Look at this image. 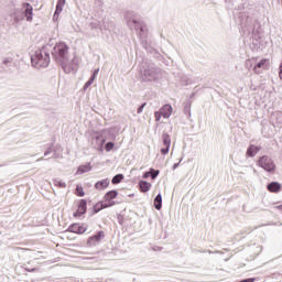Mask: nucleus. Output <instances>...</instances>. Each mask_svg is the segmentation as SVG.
<instances>
[{
	"instance_id": "nucleus-13",
	"label": "nucleus",
	"mask_w": 282,
	"mask_h": 282,
	"mask_svg": "<svg viewBox=\"0 0 282 282\" xmlns=\"http://www.w3.org/2000/svg\"><path fill=\"white\" fill-rule=\"evenodd\" d=\"M100 72V68H97L94 70L90 79L85 84L84 89H87V87H90V85H94V80H96V77L98 76Z\"/></svg>"
},
{
	"instance_id": "nucleus-4",
	"label": "nucleus",
	"mask_w": 282,
	"mask_h": 282,
	"mask_svg": "<svg viewBox=\"0 0 282 282\" xmlns=\"http://www.w3.org/2000/svg\"><path fill=\"white\" fill-rule=\"evenodd\" d=\"M165 120H169L171 116H173V106L172 105H164L160 110H159Z\"/></svg>"
},
{
	"instance_id": "nucleus-28",
	"label": "nucleus",
	"mask_w": 282,
	"mask_h": 282,
	"mask_svg": "<svg viewBox=\"0 0 282 282\" xmlns=\"http://www.w3.org/2000/svg\"><path fill=\"white\" fill-rule=\"evenodd\" d=\"M144 107H147V102H144L141 107H139L138 113H142V111H144Z\"/></svg>"
},
{
	"instance_id": "nucleus-5",
	"label": "nucleus",
	"mask_w": 282,
	"mask_h": 282,
	"mask_svg": "<svg viewBox=\"0 0 282 282\" xmlns=\"http://www.w3.org/2000/svg\"><path fill=\"white\" fill-rule=\"evenodd\" d=\"M70 232H75L76 235H85L87 232V226L80 224H74L69 227Z\"/></svg>"
},
{
	"instance_id": "nucleus-12",
	"label": "nucleus",
	"mask_w": 282,
	"mask_h": 282,
	"mask_svg": "<svg viewBox=\"0 0 282 282\" xmlns=\"http://www.w3.org/2000/svg\"><path fill=\"white\" fill-rule=\"evenodd\" d=\"M108 186H109V180L107 178L101 180L95 184V188H97V191H105V188H107Z\"/></svg>"
},
{
	"instance_id": "nucleus-8",
	"label": "nucleus",
	"mask_w": 282,
	"mask_h": 282,
	"mask_svg": "<svg viewBox=\"0 0 282 282\" xmlns=\"http://www.w3.org/2000/svg\"><path fill=\"white\" fill-rule=\"evenodd\" d=\"M267 188L270 193H279L281 191V185L279 182H271L268 184Z\"/></svg>"
},
{
	"instance_id": "nucleus-29",
	"label": "nucleus",
	"mask_w": 282,
	"mask_h": 282,
	"mask_svg": "<svg viewBox=\"0 0 282 282\" xmlns=\"http://www.w3.org/2000/svg\"><path fill=\"white\" fill-rule=\"evenodd\" d=\"M279 78L280 80H282V62H281V65H280V68H279Z\"/></svg>"
},
{
	"instance_id": "nucleus-17",
	"label": "nucleus",
	"mask_w": 282,
	"mask_h": 282,
	"mask_svg": "<svg viewBox=\"0 0 282 282\" xmlns=\"http://www.w3.org/2000/svg\"><path fill=\"white\" fill-rule=\"evenodd\" d=\"M140 188L143 193H149V191H151V183L147 182V181H140Z\"/></svg>"
},
{
	"instance_id": "nucleus-9",
	"label": "nucleus",
	"mask_w": 282,
	"mask_h": 282,
	"mask_svg": "<svg viewBox=\"0 0 282 282\" xmlns=\"http://www.w3.org/2000/svg\"><path fill=\"white\" fill-rule=\"evenodd\" d=\"M269 58H262L258 62L257 66H254L253 70L256 74H261V72L259 69H261V67L265 68V65L269 63Z\"/></svg>"
},
{
	"instance_id": "nucleus-15",
	"label": "nucleus",
	"mask_w": 282,
	"mask_h": 282,
	"mask_svg": "<svg viewBox=\"0 0 282 282\" xmlns=\"http://www.w3.org/2000/svg\"><path fill=\"white\" fill-rule=\"evenodd\" d=\"M44 56H45L44 59H43V57H40L37 63H39V65H42L43 67H47V65H50V54L44 53Z\"/></svg>"
},
{
	"instance_id": "nucleus-24",
	"label": "nucleus",
	"mask_w": 282,
	"mask_h": 282,
	"mask_svg": "<svg viewBox=\"0 0 282 282\" xmlns=\"http://www.w3.org/2000/svg\"><path fill=\"white\" fill-rule=\"evenodd\" d=\"M154 118L156 122H160V120H162V112L160 110L154 112Z\"/></svg>"
},
{
	"instance_id": "nucleus-20",
	"label": "nucleus",
	"mask_w": 282,
	"mask_h": 282,
	"mask_svg": "<svg viewBox=\"0 0 282 282\" xmlns=\"http://www.w3.org/2000/svg\"><path fill=\"white\" fill-rule=\"evenodd\" d=\"M117 197H118V191H110L105 195L106 202H109V199H116Z\"/></svg>"
},
{
	"instance_id": "nucleus-27",
	"label": "nucleus",
	"mask_w": 282,
	"mask_h": 282,
	"mask_svg": "<svg viewBox=\"0 0 282 282\" xmlns=\"http://www.w3.org/2000/svg\"><path fill=\"white\" fill-rule=\"evenodd\" d=\"M77 192L79 194V197H85V191H83V187L77 186Z\"/></svg>"
},
{
	"instance_id": "nucleus-2",
	"label": "nucleus",
	"mask_w": 282,
	"mask_h": 282,
	"mask_svg": "<svg viewBox=\"0 0 282 282\" xmlns=\"http://www.w3.org/2000/svg\"><path fill=\"white\" fill-rule=\"evenodd\" d=\"M69 50V46L65 42H59L54 47V53L57 54L61 58H65L67 56V52Z\"/></svg>"
},
{
	"instance_id": "nucleus-31",
	"label": "nucleus",
	"mask_w": 282,
	"mask_h": 282,
	"mask_svg": "<svg viewBox=\"0 0 282 282\" xmlns=\"http://www.w3.org/2000/svg\"><path fill=\"white\" fill-rule=\"evenodd\" d=\"M108 206H109V207H111V206H116V202L110 200V202H109V204H108Z\"/></svg>"
},
{
	"instance_id": "nucleus-16",
	"label": "nucleus",
	"mask_w": 282,
	"mask_h": 282,
	"mask_svg": "<svg viewBox=\"0 0 282 282\" xmlns=\"http://www.w3.org/2000/svg\"><path fill=\"white\" fill-rule=\"evenodd\" d=\"M257 153H259V148L257 145H250L247 150V155H249V158H254Z\"/></svg>"
},
{
	"instance_id": "nucleus-21",
	"label": "nucleus",
	"mask_w": 282,
	"mask_h": 282,
	"mask_svg": "<svg viewBox=\"0 0 282 282\" xmlns=\"http://www.w3.org/2000/svg\"><path fill=\"white\" fill-rule=\"evenodd\" d=\"M124 180V176L122 174H117L112 177V184H120Z\"/></svg>"
},
{
	"instance_id": "nucleus-25",
	"label": "nucleus",
	"mask_w": 282,
	"mask_h": 282,
	"mask_svg": "<svg viewBox=\"0 0 282 282\" xmlns=\"http://www.w3.org/2000/svg\"><path fill=\"white\" fill-rule=\"evenodd\" d=\"M113 150V142L106 143V151L109 153V151Z\"/></svg>"
},
{
	"instance_id": "nucleus-10",
	"label": "nucleus",
	"mask_w": 282,
	"mask_h": 282,
	"mask_svg": "<svg viewBox=\"0 0 282 282\" xmlns=\"http://www.w3.org/2000/svg\"><path fill=\"white\" fill-rule=\"evenodd\" d=\"M87 212V200L82 199L79 200L78 208H77V215H85Z\"/></svg>"
},
{
	"instance_id": "nucleus-18",
	"label": "nucleus",
	"mask_w": 282,
	"mask_h": 282,
	"mask_svg": "<svg viewBox=\"0 0 282 282\" xmlns=\"http://www.w3.org/2000/svg\"><path fill=\"white\" fill-rule=\"evenodd\" d=\"M154 208L156 210L162 209V194L156 195V197L154 198Z\"/></svg>"
},
{
	"instance_id": "nucleus-6",
	"label": "nucleus",
	"mask_w": 282,
	"mask_h": 282,
	"mask_svg": "<svg viewBox=\"0 0 282 282\" xmlns=\"http://www.w3.org/2000/svg\"><path fill=\"white\" fill-rule=\"evenodd\" d=\"M24 8H25V10H24V17L26 18V21H30V22H32V17H33V11H34V8H32V4H30V3H25L24 4Z\"/></svg>"
},
{
	"instance_id": "nucleus-32",
	"label": "nucleus",
	"mask_w": 282,
	"mask_h": 282,
	"mask_svg": "<svg viewBox=\"0 0 282 282\" xmlns=\"http://www.w3.org/2000/svg\"><path fill=\"white\" fill-rule=\"evenodd\" d=\"M177 166H180V162H178V163H175V164L173 165V171H175V169H177Z\"/></svg>"
},
{
	"instance_id": "nucleus-19",
	"label": "nucleus",
	"mask_w": 282,
	"mask_h": 282,
	"mask_svg": "<svg viewBox=\"0 0 282 282\" xmlns=\"http://www.w3.org/2000/svg\"><path fill=\"white\" fill-rule=\"evenodd\" d=\"M100 239H105V232L99 231L97 235L89 238L88 243H91V241H100Z\"/></svg>"
},
{
	"instance_id": "nucleus-30",
	"label": "nucleus",
	"mask_w": 282,
	"mask_h": 282,
	"mask_svg": "<svg viewBox=\"0 0 282 282\" xmlns=\"http://www.w3.org/2000/svg\"><path fill=\"white\" fill-rule=\"evenodd\" d=\"M149 175H151V172H145V173L143 174V178L147 180V177H149Z\"/></svg>"
},
{
	"instance_id": "nucleus-22",
	"label": "nucleus",
	"mask_w": 282,
	"mask_h": 282,
	"mask_svg": "<svg viewBox=\"0 0 282 282\" xmlns=\"http://www.w3.org/2000/svg\"><path fill=\"white\" fill-rule=\"evenodd\" d=\"M55 186H59V188H67V183L63 181L55 180L54 181Z\"/></svg>"
},
{
	"instance_id": "nucleus-26",
	"label": "nucleus",
	"mask_w": 282,
	"mask_h": 282,
	"mask_svg": "<svg viewBox=\"0 0 282 282\" xmlns=\"http://www.w3.org/2000/svg\"><path fill=\"white\" fill-rule=\"evenodd\" d=\"M150 175H151L152 180H155V177H158L160 175V170H156L154 172H150Z\"/></svg>"
},
{
	"instance_id": "nucleus-1",
	"label": "nucleus",
	"mask_w": 282,
	"mask_h": 282,
	"mask_svg": "<svg viewBox=\"0 0 282 282\" xmlns=\"http://www.w3.org/2000/svg\"><path fill=\"white\" fill-rule=\"evenodd\" d=\"M259 167L263 169V171H267V173H274V170L276 169V165L274 164V161L270 156H262L258 161Z\"/></svg>"
},
{
	"instance_id": "nucleus-14",
	"label": "nucleus",
	"mask_w": 282,
	"mask_h": 282,
	"mask_svg": "<svg viewBox=\"0 0 282 282\" xmlns=\"http://www.w3.org/2000/svg\"><path fill=\"white\" fill-rule=\"evenodd\" d=\"M63 8H65V0H58L56 4V10L54 13V18L63 12Z\"/></svg>"
},
{
	"instance_id": "nucleus-33",
	"label": "nucleus",
	"mask_w": 282,
	"mask_h": 282,
	"mask_svg": "<svg viewBox=\"0 0 282 282\" xmlns=\"http://www.w3.org/2000/svg\"><path fill=\"white\" fill-rule=\"evenodd\" d=\"M95 208H98V204L95 206Z\"/></svg>"
},
{
	"instance_id": "nucleus-7",
	"label": "nucleus",
	"mask_w": 282,
	"mask_h": 282,
	"mask_svg": "<svg viewBox=\"0 0 282 282\" xmlns=\"http://www.w3.org/2000/svg\"><path fill=\"white\" fill-rule=\"evenodd\" d=\"M252 171V165H242L238 169V175H250Z\"/></svg>"
},
{
	"instance_id": "nucleus-3",
	"label": "nucleus",
	"mask_w": 282,
	"mask_h": 282,
	"mask_svg": "<svg viewBox=\"0 0 282 282\" xmlns=\"http://www.w3.org/2000/svg\"><path fill=\"white\" fill-rule=\"evenodd\" d=\"M162 139L165 148L161 149V153L162 155H169V151H171V135L169 133H164Z\"/></svg>"
},
{
	"instance_id": "nucleus-23",
	"label": "nucleus",
	"mask_w": 282,
	"mask_h": 282,
	"mask_svg": "<svg viewBox=\"0 0 282 282\" xmlns=\"http://www.w3.org/2000/svg\"><path fill=\"white\" fill-rule=\"evenodd\" d=\"M99 208L95 210V213H100V210H105V208H109L107 203H99Z\"/></svg>"
},
{
	"instance_id": "nucleus-11",
	"label": "nucleus",
	"mask_w": 282,
	"mask_h": 282,
	"mask_svg": "<svg viewBox=\"0 0 282 282\" xmlns=\"http://www.w3.org/2000/svg\"><path fill=\"white\" fill-rule=\"evenodd\" d=\"M91 171V163H87L85 165H80L77 169L76 175H83V173H89Z\"/></svg>"
}]
</instances>
